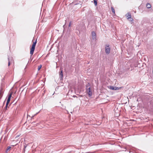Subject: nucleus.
<instances>
[{"mask_svg":"<svg viewBox=\"0 0 153 153\" xmlns=\"http://www.w3.org/2000/svg\"><path fill=\"white\" fill-rule=\"evenodd\" d=\"M86 92L88 94L89 97H91L93 91V88L91 86L90 84L88 83L86 86Z\"/></svg>","mask_w":153,"mask_h":153,"instance_id":"1","label":"nucleus"},{"mask_svg":"<svg viewBox=\"0 0 153 153\" xmlns=\"http://www.w3.org/2000/svg\"><path fill=\"white\" fill-rule=\"evenodd\" d=\"M36 40L35 42H33V44L32 45L30 51V54H31V56L33 55V52L35 49V47L36 46Z\"/></svg>","mask_w":153,"mask_h":153,"instance_id":"2","label":"nucleus"},{"mask_svg":"<svg viewBox=\"0 0 153 153\" xmlns=\"http://www.w3.org/2000/svg\"><path fill=\"white\" fill-rule=\"evenodd\" d=\"M105 53L107 54H108L110 53V48L109 45H106L105 47Z\"/></svg>","mask_w":153,"mask_h":153,"instance_id":"3","label":"nucleus"},{"mask_svg":"<svg viewBox=\"0 0 153 153\" xmlns=\"http://www.w3.org/2000/svg\"><path fill=\"white\" fill-rule=\"evenodd\" d=\"M92 39H96V34L95 32L93 31L92 32Z\"/></svg>","mask_w":153,"mask_h":153,"instance_id":"4","label":"nucleus"},{"mask_svg":"<svg viewBox=\"0 0 153 153\" xmlns=\"http://www.w3.org/2000/svg\"><path fill=\"white\" fill-rule=\"evenodd\" d=\"M126 16L127 18V19H128L131 18V14L129 13H127L126 15Z\"/></svg>","mask_w":153,"mask_h":153,"instance_id":"5","label":"nucleus"},{"mask_svg":"<svg viewBox=\"0 0 153 153\" xmlns=\"http://www.w3.org/2000/svg\"><path fill=\"white\" fill-rule=\"evenodd\" d=\"M110 88L112 90H118V87H114L112 86H110Z\"/></svg>","mask_w":153,"mask_h":153,"instance_id":"6","label":"nucleus"},{"mask_svg":"<svg viewBox=\"0 0 153 153\" xmlns=\"http://www.w3.org/2000/svg\"><path fill=\"white\" fill-rule=\"evenodd\" d=\"M59 76L60 78H61V79H62V77H63V72L62 70H61L60 71V73H59Z\"/></svg>","mask_w":153,"mask_h":153,"instance_id":"7","label":"nucleus"},{"mask_svg":"<svg viewBox=\"0 0 153 153\" xmlns=\"http://www.w3.org/2000/svg\"><path fill=\"white\" fill-rule=\"evenodd\" d=\"M11 96V94L10 95H9L8 97L7 98V101L8 102H10V101Z\"/></svg>","mask_w":153,"mask_h":153,"instance_id":"8","label":"nucleus"},{"mask_svg":"<svg viewBox=\"0 0 153 153\" xmlns=\"http://www.w3.org/2000/svg\"><path fill=\"white\" fill-rule=\"evenodd\" d=\"M146 7L147 8H150L151 7V5L149 3H148L146 5Z\"/></svg>","mask_w":153,"mask_h":153,"instance_id":"9","label":"nucleus"},{"mask_svg":"<svg viewBox=\"0 0 153 153\" xmlns=\"http://www.w3.org/2000/svg\"><path fill=\"white\" fill-rule=\"evenodd\" d=\"M111 10H112V12L113 13H115V10H114V8L113 7H111Z\"/></svg>","mask_w":153,"mask_h":153,"instance_id":"10","label":"nucleus"},{"mask_svg":"<svg viewBox=\"0 0 153 153\" xmlns=\"http://www.w3.org/2000/svg\"><path fill=\"white\" fill-rule=\"evenodd\" d=\"M10 148H11L10 147V146H8V147H7V150H6V152H7H7H7V151H8L9 150Z\"/></svg>","mask_w":153,"mask_h":153,"instance_id":"11","label":"nucleus"},{"mask_svg":"<svg viewBox=\"0 0 153 153\" xmlns=\"http://www.w3.org/2000/svg\"><path fill=\"white\" fill-rule=\"evenodd\" d=\"M41 67H42V65H40V66H39L38 67V70H40V69L41 68Z\"/></svg>","mask_w":153,"mask_h":153,"instance_id":"12","label":"nucleus"},{"mask_svg":"<svg viewBox=\"0 0 153 153\" xmlns=\"http://www.w3.org/2000/svg\"><path fill=\"white\" fill-rule=\"evenodd\" d=\"M128 20L131 21H132L133 20V19L131 18H131L128 19Z\"/></svg>","mask_w":153,"mask_h":153,"instance_id":"13","label":"nucleus"},{"mask_svg":"<svg viewBox=\"0 0 153 153\" xmlns=\"http://www.w3.org/2000/svg\"><path fill=\"white\" fill-rule=\"evenodd\" d=\"M8 65L9 66L10 65V62L9 60V58H8Z\"/></svg>","mask_w":153,"mask_h":153,"instance_id":"14","label":"nucleus"},{"mask_svg":"<svg viewBox=\"0 0 153 153\" xmlns=\"http://www.w3.org/2000/svg\"><path fill=\"white\" fill-rule=\"evenodd\" d=\"M71 25V22H70L68 25V27H70Z\"/></svg>","mask_w":153,"mask_h":153,"instance_id":"15","label":"nucleus"},{"mask_svg":"<svg viewBox=\"0 0 153 153\" xmlns=\"http://www.w3.org/2000/svg\"><path fill=\"white\" fill-rule=\"evenodd\" d=\"M94 4L96 6L97 5V1H94Z\"/></svg>","mask_w":153,"mask_h":153,"instance_id":"16","label":"nucleus"},{"mask_svg":"<svg viewBox=\"0 0 153 153\" xmlns=\"http://www.w3.org/2000/svg\"><path fill=\"white\" fill-rule=\"evenodd\" d=\"M9 102H8L7 101V103H6V107H7V106L8 105Z\"/></svg>","mask_w":153,"mask_h":153,"instance_id":"17","label":"nucleus"},{"mask_svg":"<svg viewBox=\"0 0 153 153\" xmlns=\"http://www.w3.org/2000/svg\"><path fill=\"white\" fill-rule=\"evenodd\" d=\"M26 146H24V151H25V149L26 148Z\"/></svg>","mask_w":153,"mask_h":153,"instance_id":"18","label":"nucleus"},{"mask_svg":"<svg viewBox=\"0 0 153 153\" xmlns=\"http://www.w3.org/2000/svg\"><path fill=\"white\" fill-rule=\"evenodd\" d=\"M94 1H97V0H94Z\"/></svg>","mask_w":153,"mask_h":153,"instance_id":"19","label":"nucleus"},{"mask_svg":"<svg viewBox=\"0 0 153 153\" xmlns=\"http://www.w3.org/2000/svg\"><path fill=\"white\" fill-rule=\"evenodd\" d=\"M76 97V96H74V97Z\"/></svg>","mask_w":153,"mask_h":153,"instance_id":"20","label":"nucleus"},{"mask_svg":"<svg viewBox=\"0 0 153 153\" xmlns=\"http://www.w3.org/2000/svg\"><path fill=\"white\" fill-rule=\"evenodd\" d=\"M64 26H65V25H64L63 26V27H64Z\"/></svg>","mask_w":153,"mask_h":153,"instance_id":"21","label":"nucleus"}]
</instances>
